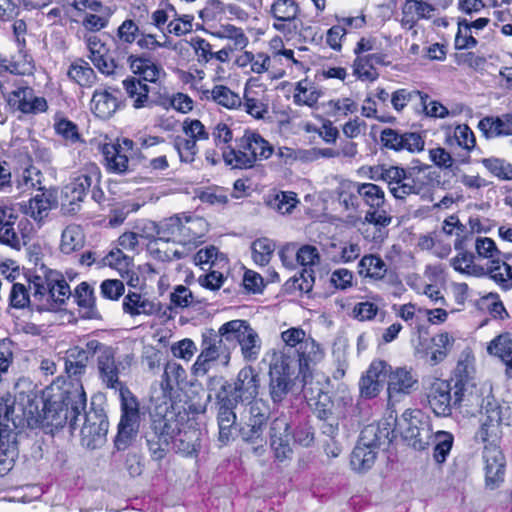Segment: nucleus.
I'll return each mask as SVG.
<instances>
[{
  "mask_svg": "<svg viewBox=\"0 0 512 512\" xmlns=\"http://www.w3.org/2000/svg\"><path fill=\"white\" fill-rule=\"evenodd\" d=\"M265 360L269 365L268 389L273 403L282 402L295 386H299L317 416L328 418L333 403L326 391L328 380L323 375L314 374L313 369H309V376L304 379L295 359L284 351H269Z\"/></svg>",
  "mask_w": 512,
  "mask_h": 512,
  "instance_id": "1",
  "label": "nucleus"
},
{
  "mask_svg": "<svg viewBox=\"0 0 512 512\" xmlns=\"http://www.w3.org/2000/svg\"><path fill=\"white\" fill-rule=\"evenodd\" d=\"M29 290L38 311H54L71 296L70 287L63 275L44 266L30 277Z\"/></svg>",
  "mask_w": 512,
  "mask_h": 512,
  "instance_id": "2",
  "label": "nucleus"
},
{
  "mask_svg": "<svg viewBox=\"0 0 512 512\" xmlns=\"http://www.w3.org/2000/svg\"><path fill=\"white\" fill-rule=\"evenodd\" d=\"M273 153V146L260 134L245 131L241 137L235 138V147L222 152V157L234 169H248L258 161L268 159Z\"/></svg>",
  "mask_w": 512,
  "mask_h": 512,
  "instance_id": "3",
  "label": "nucleus"
},
{
  "mask_svg": "<svg viewBox=\"0 0 512 512\" xmlns=\"http://www.w3.org/2000/svg\"><path fill=\"white\" fill-rule=\"evenodd\" d=\"M284 347L281 351L291 356L290 350L295 349L297 354L296 364L303 374V378L309 376V369L320 363L325 356L323 347L300 327H290L280 334Z\"/></svg>",
  "mask_w": 512,
  "mask_h": 512,
  "instance_id": "4",
  "label": "nucleus"
},
{
  "mask_svg": "<svg viewBox=\"0 0 512 512\" xmlns=\"http://www.w3.org/2000/svg\"><path fill=\"white\" fill-rule=\"evenodd\" d=\"M231 344L228 334L222 335V325L218 332L210 330L202 334L200 353L192 366L195 376H204L214 366L228 367L231 361Z\"/></svg>",
  "mask_w": 512,
  "mask_h": 512,
  "instance_id": "5",
  "label": "nucleus"
},
{
  "mask_svg": "<svg viewBox=\"0 0 512 512\" xmlns=\"http://www.w3.org/2000/svg\"><path fill=\"white\" fill-rule=\"evenodd\" d=\"M502 424H512V409L507 404H499L496 400L488 399L481 414L480 427L475 435L476 441L484 446H500Z\"/></svg>",
  "mask_w": 512,
  "mask_h": 512,
  "instance_id": "6",
  "label": "nucleus"
},
{
  "mask_svg": "<svg viewBox=\"0 0 512 512\" xmlns=\"http://www.w3.org/2000/svg\"><path fill=\"white\" fill-rule=\"evenodd\" d=\"M163 234L173 236L174 242H179L191 250L203 242L208 231V223L199 216H174L162 224Z\"/></svg>",
  "mask_w": 512,
  "mask_h": 512,
  "instance_id": "7",
  "label": "nucleus"
},
{
  "mask_svg": "<svg viewBox=\"0 0 512 512\" xmlns=\"http://www.w3.org/2000/svg\"><path fill=\"white\" fill-rule=\"evenodd\" d=\"M388 434V431L380 430L376 425L366 426L351 453V468L358 473L371 469L375 464L378 448L388 438Z\"/></svg>",
  "mask_w": 512,
  "mask_h": 512,
  "instance_id": "8",
  "label": "nucleus"
},
{
  "mask_svg": "<svg viewBox=\"0 0 512 512\" xmlns=\"http://www.w3.org/2000/svg\"><path fill=\"white\" fill-rule=\"evenodd\" d=\"M405 440L416 450H424L430 443L433 432L430 421L422 411L407 409L397 421Z\"/></svg>",
  "mask_w": 512,
  "mask_h": 512,
  "instance_id": "9",
  "label": "nucleus"
},
{
  "mask_svg": "<svg viewBox=\"0 0 512 512\" xmlns=\"http://www.w3.org/2000/svg\"><path fill=\"white\" fill-rule=\"evenodd\" d=\"M228 334L231 347L237 341L241 348L242 356L247 361H255L261 350V341L258 334L244 320H231L222 325V335Z\"/></svg>",
  "mask_w": 512,
  "mask_h": 512,
  "instance_id": "10",
  "label": "nucleus"
},
{
  "mask_svg": "<svg viewBox=\"0 0 512 512\" xmlns=\"http://www.w3.org/2000/svg\"><path fill=\"white\" fill-rule=\"evenodd\" d=\"M419 388L418 375L412 368L389 365L387 372V401L393 407Z\"/></svg>",
  "mask_w": 512,
  "mask_h": 512,
  "instance_id": "11",
  "label": "nucleus"
},
{
  "mask_svg": "<svg viewBox=\"0 0 512 512\" xmlns=\"http://www.w3.org/2000/svg\"><path fill=\"white\" fill-rule=\"evenodd\" d=\"M272 27L288 40L296 38L301 26L300 7L294 0H275L270 6Z\"/></svg>",
  "mask_w": 512,
  "mask_h": 512,
  "instance_id": "12",
  "label": "nucleus"
},
{
  "mask_svg": "<svg viewBox=\"0 0 512 512\" xmlns=\"http://www.w3.org/2000/svg\"><path fill=\"white\" fill-rule=\"evenodd\" d=\"M482 470L487 489L494 490L504 482L506 459L500 446L483 447Z\"/></svg>",
  "mask_w": 512,
  "mask_h": 512,
  "instance_id": "13",
  "label": "nucleus"
},
{
  "mask_svg": "<svg viewBox=\"0 0 512 512\" xmlns=\"http://www.w3.org/2000/svg\"><path fill=\"white\" fill-rule=\"evenodd\" d=\"M228 396L236 402L256 399L260 389V375L252 366L243 367L237 374L233 384L225 380Z\"/></svg>",
  "mask_w": 512,
  "mask_h": 512,
  "instance_id": "14",
  "label": "nucleus"
},
{
  "mask_svg": "<svg viewBox=\"0 0 512 512\" xmlns=\"http://www.w3.org/2000/svg\"><path fill=\"white\" fill-rule=\"evenodd\" d=\"M245 424L241 427L242 438L247 442H263L262 435L269 417V406L262 399L249 401Z\"/></svg>",
  "mask_w": 512,
  "mask_h": 512,
  "instance_id": "15",
  "label": "nucleus"
},
{
  "mask_svg": "<svg viewBox=\"0 0 512 512\" xmlns=\"http://www.w3.org/2000/svg\"><path fill=\"white\" fill-rule=\"evenodd\" d=\"M491 392L492 387L488 382L476 383L473 380L455 383L454 405L481 406L484 410L488 399L495 400Z\"/></svg>",
  "mask_w": 512,
  "mask_h": 512,
  "instance_id": "16",
  "label": "nucleus"
},
{
  "mask_svg": "<svg viewBox=\"0 0 512 512\" xmlns=\"http://www.w3.org/2000/svg\"><path fill=\"white\" fill-rule=\"evenodd\" d=\"M134 142L128 138L107 143L102 148L106 167L109 171L122 174L128 171L129 155L133 150Z\"/></svg>",
  "mask_w": 512,
  "mask_h": 512,
  "instance_id": "17",
  "label": "nucleus"
},
{
  "mask_svg": "<svg viewBox=\"0 0 512 512\" xmlns=\"http://www.w3.org/2000/svg\"><path fill=\"white\" fill-rule=\"evenodd\" d=\"M82 418L84 420L81 427L82 442L87 447L95 448L105 439L109 422L103 413L95 410L85 412Z\"/></svg>",
  "mask_w": 512,
  "mask_h": 512,
  "instance_id": "18",
  "label": "nucleus"
},
{
  "mask_svg": "<svg viewBox=\"0 0 512 512\" xmlns=\"http://www.w3.org/2000/svg\"><path fill=\"white\" fill-rule=\"evenodd\" d=\"M382 144L394 151L406 150L410 153H417L424 150V138L416 132L399 133L398 131L386 128L381 132Z\"/></svg>",
  "mask_w": 512,
  "mask_h": 512,
  "instance_id": "19",
  "label": "nucleus"
},
{
  "mask_svg": "<svg viewBox=\"0 0 512 512\" xmlns=\"http://www.w3.org/2000/svg\"><path fill=\"white\" fill-rule=\"evenodd\" d=\"M8 106L14 111L24 114H37L47 110V101L43 97H36L29 87H19L5 96Z\"/></svg>",
  "mask_w": 512,
  "mask_h": 512,
  "instance_id": "20",
  "label": "nucleus"
},
{
  "mask_svg": "<svg viewBox=\"0 0 512 512\" xmlns=\"http://www.w3.org/2000/svg\"><path fill=\"white\" fill-rule=\"evenodd\" d=\"M100 172L96 164L90 163L86 166L84 172L73 178L64 188V196L66 200L75 205L81 202L88 189L95 183L99 182Z\"/></svg>",
  "mask_w": 512,
  "mask_h": 512,
  "instance_id": "21",
  "label": "nucleus"
},
{
  "mask_svg": "<svg viewBox=\"0 0 512 512\" xmlns=\"http://www.w3.org/2000/svg\"><path fill=\"white\" fill-rule=\"evenodd\" d=\"M270 445L274 451L275 457L284 461L292 455L291 443L293 436L290 432L288 420L285 417L274 419L270 425Z\"/></svg>",
  "mask_w": 512,
  "mask_h": 512,
  "instance_id": "22",
  "label": "nucleus"
},
{
  "mask_svg": "<svg viewBox=\"0 0 512 512\" xmlns=\"http://www.w3.org/2000/svg\"><path fill=\"white\" fill-rule=\"evenodd\" d=\"M158 239L150 246L149 251L152 257L162 262H170L187 257L190 247H184L179 242H174V237L163 234V226L158 230Z\"/></svg>",
  "mask_w": 512,
  "mask_h": 512,
  "instance_id": "23",
  "label": "nucleus"
},
{
  "mask_svg": "<svg viewBox=\"0 0 512 512\" xmlns=\"http://www.w3.org/2000/svg\"><path fill=\"white\" fill-rule=\"evenodd\" d=\"M389 365L383 360H374L359 380V391L363 398L371 399L379 395L382 381L387 378Z\"/></svg>",
  "mask_w": 512,
  "mask_h": 512,
  "instance_id": "24",
  "label": "nucleus"
},
{
  "mask_svg": "<svg viewBox=\"0 0 512 512\" xmlns=\"http://www.w3.org/2000/svg\"><path fill=\"white\" fill-rule=\"evenodd\" d=\"M186 377V371L179 363H166L159 389L153 391L152 399L156 402L167 404L171 400L174 388L183 382Z\"/></svg>",
  "mask_w": 512,
  "mask_h": 512,
  "instance_id": "25",
  "label": "nucleus"
},
{
  "mask_svg": "<svg viewBox=\"0 0 512 512\" xmlns=\"http://www.w3.org/2000/svg\"><path fill=\"white\" fill-rule=\"evenodd\" d=\"M427 399L430 408L436 416H449L452 413V407L454 400L451 396V386L446 380L436 379L431 383L428 392Z\"/></svg>",
  "mask_w": 512,
  "mask_h": 512,
  "instance_id": "26",
  "label": "nucleus"
},
{
  "mask_svg": "<svg viewBox=\"0 0 512 512\" xmlns=\"http://www.w3.org/2000/svg\"><path fill=\"white\" fill-rule=\"evenodd\" d=\"M228 386L225 384V379L222 376H210L207 381V389L214 392V398L218 407L217 419H236L235 408L238 402L235 398L228 396Z\"/></svg>",
  "mask_w": 512,
  "mask_h": 512,
  "instance_id": "27",
  "label": "nucleus"
},
{
  "mask_svg": "<svg viewBox=\"0 0 512 512\" xmlns=\"http://www.w3.org/2000/svg\"><path fill=\"white\" fill-rule=\"evenodd\" d=\"M242 106L244 111L255 119H265L269 114L270 93L262 86L256 89L249 87L245 89Z\"/></svg>",
  "mask_w": 512,
  "mask_h": 512,
  "instance_id": "28",
  "label": "nucleus"
},
{
  "mask_svg": "<svg viewBox=\"0 0 512 512\" xmlns=\"http://www.w3.org/2000/svg\"><path fill=\"white\" fill-rule=\"evenodd\" d=\"M172 405L162 402L156 408V414L152 421V429L155 436H160L170 441L175 434H180L179 422L175 419V412L169 410Z\"/></svg>",
  "mask_w": 512,
  "mask_h": 512,
  "instance_id": "29",
  "label": "nucleus"
},
{
  "mask_svg": "<svg viewBox=\"0 0 512 512\" xmlns=\"http://www.w3.org/2000/svg\"><path fill=\"white\" fill-rule=\"evenodd\" d=\"M97 368L102 383L108 388L117 391L125 385L119 380V370L115 362L113 348H103L97 357Z\"/></svg>",
  "mask_w": 512,
  "mask_h": 512,
  "instance_id": "30",
  "label": "nucleus"
},
{
  "mask_svg": "<svg viewBox=\"0 0 512 512\" xmlns=\"http://www.w3.org/2000/svg\"><path fill=\"white\" fill-rule=\"evenodd\" d=\"M454 248L458 253L450 260V264L455 271L473 277H483L486 275L485 268L475 264V256L465 250L466 244L464 239H455Z\"/></svg>",
  "mask_w": 512,
  "mask_h": 512,
  "instance_id": "31",
  "label": "nucleus"
},
{
  "mask_svg": "<svg viewBox=\"0 0 512 512\" xmlns=\"http://www.w3.org/2000/svg\"><path fill=\"white\" fill-rule=\"evenodd\" d=\"M39 190L35 196L22 206V210L26 215L40 222L56 206L57 200L51 191L42 190L41 188Z\"/></svg>",
  "mask_w": 512,
  "mask_h": 512,
  "instance_id": "32",
  "label": "nucleus"
},
{
  "mask_svg": "<svg viewBox=\"0 0 512 512\" xmlns=\"http://www.w3.org/2000/svg\"><path fill=\"white\" fill-rule=\"evenodd\" d=\"M478 128L486 138L510 136L512 135V113L498 117H485L479 121Z\"/></svg>",
  "mask_w": 512,
  "mask_h": 512,
  "instance_id": "33",
  "label": "nucleus"
},
{
  "mask_svg": "<svg viewBox=\"0 0 512 512\" xmlns=\"http://www.w3.org/2000/svg\"><path fill=\"white\" fill-rule=\"evenodd\" d=\"M487 351L504 363L505 375L508 379H512V334L504 333L494 338L489 343Z\"/></svg>",
  "mask_w": 512,
  "mask_h": 512,
  "instance_id": "34",
  "label": "nucleus"
},
{
  "mask_svg": "<svg viewBox=\"0 0 512 512\" xmlns=\"http://www.w3.org/2000/svg\"><path fill=\"white\" fill-rule=\"evenodd\" d=\"M119 107L116 95L107 89L95 90L91 100V110L102 119L111 117Z\"/></svg>",
  "mask_w": 512,
  "mask_h": 512,
  "instance_id": "35",
  "label": "nucleus"
},
{
  "mask_svg": "<svg viewBox=\"0 0 512 512\" xmlns=\"http://www.w3.org/2000/svg\"><path fill=\"white\" fill-rule=\"evenodd\" d=\"M122 306L124 313L131 317L141 315L150 316L158 311V308L153 301L136 292L128 293L123 299Z\"/></svg>",
  "mask_w": 512,
  "mask_h": 512,
  "instance_id": "36",
  "label": "nucleus"
},
{
  "mask_svg": "<svg viewBox=\"0 0 512 512\" xmlns=\"http://www.w3.org/2000/svg\"><path fill=\"white\" fill-rule=\"evenodd\" d=\"M387 270V264L376 254L364 255L357 265V272L359 276L373 281L382 280L385 277Z\"/></svg>",
  "mask_w": 512,
  "mask_h": 512,
  "instance_id": "37",
  "label": "nucleus"
},
{
  "mask_svg": "<svg viewBox=\"0 0 512 512\" xmlns=\"http://www.w3.org/2000/svg\"><path fill=\"white\" fill-rule=\"evenodd\" d=\"M203 98L230 110L242 107L240 95L225 85H215L211 90H204Z\"/></svg>",
  "mask_w": 512,
  "mask_h": 512,
  "instance_id": "38",
  "label": "nucleus"
},
{
  "mask_svg": "<svg viewBox=\"0 0 512 512\" xmlns=\"http://www.w3.org/2000/svg\"><path fill=\"white\" fill-rule=\"evenodd\" d=\"M123 88L132 105L136 109L149 106V86L135 77H128L122 81Z\"/></svg>",
  "mask_w": 512,
  "mask_h": 512,
  "instance_id": "39",
  "label": "nucleus"
},
{
  "mask_svg": "<svg viewBox=\"0 0 512 512\" xmlns=\"http://www.w3.org/2000/svg\"><path fill=\"white\" fill-rule=\"evenodd\" d=\"M16 456L17 449L12 430L0 428V473L12 468Z\"/></svg>",
  "mask_w": 512,
  "mask_h": 512,
  "instance_id": "40",
  "label": "nucleus"
},
{
  "mask_svg": "<svg viewBox=\"0 0 512 512\" xmlns=\"http://www.w3.org/2000/svg\"><path fill=\"white\" fill-rule=\"evenodd\" d=\"M485 271L486 275L502 289L509 290L512 288V267L503 259L489 261Z\"/></svg>",
  "mask_w": 512,
  "mask_h": 512,
  "instance_id": "41",
  "label": "nucleus"
},
{
  "mask_svg": "<svg viewBox=\"0 0 512 512\" xmlns=\"http://www.w3.org/2000/svg\"><path fill=\"white\" fill-rule=\"evenodd\" d=\"M68 399L71 400V403L66 404L67 407L70 405V408H67L65 418L69 421L71 428L76 429L79 426L78 422L81 420L82 412L86 408V393L83 387L80 385L70 391Z\"/></svg>",
  "mask_w": 512,
  "mask_h": 512,
  "instance_id": "42",
  "label": "nucleus"
},
{
  "mask_svg": "<svg viewBox=\"0 0 512 512\" xmlns=\"http://www.w3.org/2000/svg\"><path fill=\"white\" fill-rule=\"evenodd\" d=\"M85 235L79 225H68L61 234L60 250L64 254H71L84 247Z\"/></svg>",
  "mask_w": 512,
  "mask_h": 512,
  "instance_id": "43",
  "label": "nucleus"
},
{
  "mask_svg": "<svg viewBox=\"0 0 512 512\" xmlns=\"http://www.w3.org/2000/svg\"><path fill=\"white\" fill-rule=\"evenodd\" d=\"M128 61L131 71L145 82H156L162 72V69L150 59L130 56Z\"/></svg>",
  "mask_w": 512,
  "mask_h": 512,
  "instance_id": "44",
  "label": "nucleus"
},
{
  "mask_svg": "<svg viewBox=\"0 0 512 512\" xmlns=\"http://www.w3.org/2000/svg\"><path fill=\"white\" fill-rule=\"evenodd\" d=\"M358 196L369 209L382 208L385 204V192L374 183H357L355 185Z\"/></svg>",
  "mask_w": 512,
  "mask_h": 512,
  "instance_id": "45",
  "label": "nucleus"
},
{
  "mask_svg": "<svg viewBox=\"0 0 512 512\" xmlns=\"http://www.w3.org/2000/svg\"><path fill=\"white\" fill-rule=\"evenodd\" d=\"M140 416L121 415L118 424V434L115 439V445L118 450H124L130 440L136 435L139 427Z\"/></svg>",
  "mask_w": 512,
  "mask_h": 512,
  "instance_id": "46",
  "label": "nucleus"
},
{
  "mask_svg": "<svg viewBox=\"0 0 512 512\" xmlns=\"http://www.w3.org/2000/svg\"><path fill=\"white\" fill-rule=\"evenodd\" d=\"M321 96L315 84L308 79L297 82L294 89L293 100L297 105L313 107Z\"/></svg>",
  "mask_w": 512,
  "mask_h": 512,
  "instance_id": "47",
  "label": "nucleus"
},
{
  "mask_svg": "<svg viewBox=\"0 0 512 512\" xmlns=\"http://www.w3.org/2000/svg\"><path fill=\"white\" fill-rule=\"evenodd\" d=\"M100 266L116 269L121 275L128 274L133 264V258L123 252L118 246L113 248L98 262Z\"/></svg>",
  "mask_w": 512,
  "mask_h": 512,
  "instance_id": "48",
  "label": "nucleus"
},
{
  "mask_svg": "<svg viewBox=\"0 0 512 512\" xmlns=\"http://www.w3.org/2000/svg\"><path fill=\"white\" fill-rule=\"evenodd\" d=\"M214 392L206 393L201 385H192L187 394V405L190 412L194 414L205 413Z\"/></svg>",
  "mask_w": 512,
  "mask_h": 512,
  "instance_id": "49",
  "label": "nucleus"
},
{
  "mask_svg": "<svg viewBox=\"0 0 512 512\" xmlns=\"http://www.w3.org/2000/svg\"><path fill=\"white\" fill-rule=\"evenodd\" d=\"M67 74L82 87H92L97 80L94 70L83 60L71 64Z\"/></svg>",
  "mask_w": 512,
  "mask_h": 512,
  "instance_id": "50",
  "label": "nucleus"
},
{
  "mask_svg": "<svg viewBox=\"0 0 512 512\" xmlns=\"http://www.w3.org/2000/svg\"><path fill=\"white\" fill-rule=\"evenodd\" d=\"M276 249V243L267 237L256 239L251 244L252 259L256 265H267Z\"/></svg>",
  "mask_w": 512,
  "mask_h": 512,
  "instance_id": "51",
  "label": "nucleus"
},
{
  "mask_svg": "<svg viewBox=\"0 0 512 512\" xmlns=\"http://www.w3.org/2000/svg\"><path fill=\"white\" fill-rule=\"evenodd\" d=\"M423 100H429V96L415 89L401 88L391 95L392 107L398 112H401L409 103L417 102L419 105Z\"/></svg>",
  "mask_w": 512,
  "mask_h": 512,
  "instance_id": "52",
  "label": "nucleus"
},
{
  "mask_svg": "<svg viewBox=\"0 0 512 512\" xmlns=\"http://www.w3.org/2000/svg\"><path fill=\"white\" fill-rule=\"evenodd\" d=\"M215 36L228 40L230 42L228 47L235 50H243L249 43L248 37L241 28L229 24L221 25L215 32Z\"/></svg>",
  "mask_w": 512,
  "mask_h": 512,
  "instance_id": "53",
  "label": "nucleus"
},
{
  "mask_svg": "<svg viewBox=\"0 0 512 512\" xmlns=\"http://www.w3.org/2000/svg\"><path fill=\"white\" fill-rule=\"evenodd\" d=\"M397 184L392 185L390 193L399 200H404L410 195L420 194L423 189V183L411 178L407 172H404V179L397 181Z\"/></svg>",
  "mask_w": 512,
  "mask_h": 512,
  "instance_id": "54",
  "label": "nucleus"
},
{
  "mask_svg": "<svg viewBox=\"0 0 512 512\" xmlns=\"http://www.w3.org/2000/svg\"><path fill=\"white\" fill-rule=\"evenodd\" d=\"M77 38L85 44L88 50V58L93 60L101 57V54H107L108 49L99 35L89 31H77Z\"/></svg>",
  "mask_w": 512,
  "mask_h": 512,
  "instance_id": "55",
  "label": "nucleus"
},
{
  "mask_svg": "<svg viewBox=\"0 0 512 512\" xmlns=\"http://www.w3.org/2000/svg\"><path fill=\"white\" fill-rule=\"evenodd\" d=\"M485 169L500 180H512V165L504 159L489 157L479 161Z\"/></svg>",
  "mask_w": 512,
  "mask_h": 512,
  "instance_id": "56",
  "label": "nucleus"
},
{
  "mask_svg": "<svg viewBox=\"0 0 512 512\" xmlns=\"http://www.w3.org/2000/svg\"><path fill=\"white\" fill-rule=\"evenodd\" d=\"M475 373V358L471 352L464 351L461 353L457 362L454 374L456 383H463L466 381H473Z\"/></svg>",
  "mask_w": 512,
  "mask_h": 512,
  "instance_id": "57",
  "label": "nucleus"
},
{
  "mask_svg": "<svg viewBox=\"0 0 512 512\" xmlns=\"http://www.w3.org/2000/svg\"><path fill=\"white\" fill-rule=\"evenodd\" d=\"M31 291L24 284L14 283L11 286L9 301L10 305L16 309H24L26 307L35 308L33 305V296H30Z\"/></svg>",
  "mask_w": 512,
  "mask_h": 512,
  "instance_id": "58",
  "label": "nucleus"
},
{
  "mask_svg": "<svg viewBox=\"0 0 512 512\" xmlns=\"http://www.w3.org/2000/svg\"><path fill=\"white\" fill-rule=\"evenodd\" d=\"M434 459L441 464L446 461L447 456L453 445V435L446 431H437L435 433Z\"/></svg>",
  "mask_w": 512,
  "mask_h": 512,
  "instance_id": "59",
  "label": "nucleus"
},
{
  "mask_svg": "<svg viewBox=\"0 0 512 512\" xmlns=\"http://www.w3.org/2000/svg\"><path fill=\"white\" fill-rule=\"evenodd\" d=\"M173 146L178 152L180 160L186 163H192L198 153L197 143L192 139L183 136H176L173 140Z\"/></svg>",
  "mask_w": 512,
  "mask_h": 512,
  "instance_id": "60",
  "label": "nucleus"
},
{
  "mask_svg": "<svg viewBox=\"0 0 512 512\" xmlns=\"http://www.w3.org/2000/svg\"><path fill=\"white\" fill-rule=\"evenodd\" d=\"M298 202L296 193L280 192L270 201V206L280 214L286 215L292 213Z\"/></svg>",
  "mask_w": 512,
  "mask_h": 512,
  "instance_id": "61",
  "label": "nucleus"
},
{
  "mask_svg": "<svg viewBox=\"0 0 512 512\" xmlns=\"http://www.w3.org/2000/svg\"><path fill=\"white\" fill-rule=\"evenodd\" d=\"M452 140H455L459 147L467 151L472 150L476 144L473 131L465 124L455 127L453 136L447 139V143L452 145Z\"/></svg>",
  "mask_w": 512,
  "mask_h": 512,
  "instance_id": "62",
  "label": "nucleus"
},
{
  "mask_svg": "<svg viewBox=\"0 0 512 512\" xmlns=\"http://www.w3.org/2000/svg\"><path fill=\"white\" fill-rule=\"evenodd\" d=\"M182 131L187 136L186 138L194 140L195 143L209 138V132L198 119L186 118L182 123Z\"/></svg>",
  "mask_w": 512,
  "mask_h": 512,
  "instance_id": "63",
  "label": "nucleus"
},
{
  "mask_svg": "<svg viewBox=\"0 0 512 512\" xmlns=\"http://www.w3.org/2000/svg\"><path fill=\"white\" fill-rule=\"evenodd\" d=\"M475 250L478 257L493 261L499 259L501 251L497 248L495 242L488 237H477L475 239Z\"/></svg>",
  "mask_w": 512,
  "mask_h": 512,
  "instance_id": "64",
  "label": "nucleus"
}]
</instances>
